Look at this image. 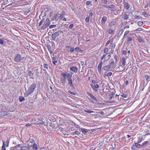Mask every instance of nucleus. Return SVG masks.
I'll return each instance as SVG.
<instances>
[{"label": "nucleus", "instance_id": "35", "mask_svg": "<svg viewBox=\"0 0 150 150\" xmlns=\"http://www.w3.org/2000/svg\"><path fill=\"white\" fill-rule=\"evenodd\" d=\"M102 61L100 62L98 66V69H101V68L102 67Z\"/></svg>", "mask_w": 150, "mask_h": 150}, {"label": "nucleus", "instance_id": "13", "mask_svg": "<svg viewBox=\"0 0 150 150\" xmlns=\"http://www.w3.org/2000/svg\"><path fill=\"white\" fill-rule=\"evenodd\" d=\"M107 17L106 16H103L101 20V24L103 25H105L107 20Z\"/></svg>", "mask_w": 150, "mask_h": 150}, {"label": "nucleus", "instance_id": "14", "mask_svg": "<svg viewBox=\"0 0 150 150\" xmlns=\"http://www.w3.org/2000/svg\"><path fill=\"white\" fill-rule=\"evenodd\" d=\"M116 21H112L110 22L109 23V26L110 27H112L113 26L115 25L116 24Z\"/></svg>", "mask_w": 150, "mask_h": 150}, {"label": "nucleus", "instance_id": "59", "mask_svg": "<svg viewBox=\"0 0 150 150\" xmlns=\"http://www.w3.org/2000/svg\"><path fill=\"white\" fill-rule=\"evenodd\" d=\"M112 73L111 72H109L107 74V76H111L112 75Z\"/></svg>", "mask_w": 150, "mask_h": 150}, {"label": "nucleus", "instance_id": "37", "mask_svg": "<svg viewBox=\"0 0 150 150\" xmlns=\"http://www.w3.org/2000/svg\"><path fill=\"white\" fill-rule=\"evenodd\" d=\"M75 50L76 51H77L78 52H80L81 51V48L79 47H76L75 49H74V50Z\"/></svg>", "mask_w": 150, "mask_h": 150}, {"label": "nucleus", "instance_id": "3", "mask_svg": "<svg viewBox=\"0 0 150 150\" xmlns=\"http://www.w3.org/2000/svg\"><path fill=\"white\" fill-rule=\"evenodd\" d=\"M50 24V22L49 18H47L45 21H44V24L41 26V28L43 30H44Z\"/></svg>", "mask_w": 150, "mask_h": 150}, {"label": "nucleus", "instance_id": "33", "mask_svg": "<svg viewBox=\"0 0 150 150\" xmlns=\"http://www.w3.org/2000/svg\"><path fill=\"white\" fill-rule=\"evenodd\" d=\"M60 81L63 84H64L65 83L66 81L65 79L63 78H61Z\"/></svg>", "mask_w": 150, "mask_h": 150}, {"label": "nucleus", "instance_id": "1", "mask_svg": "<svg viewBox=\"0 0 150 150\" xmlns=\"http://www.w3.org/2000/svg\"><path fill=\"white\" fill-rule=\"evenodd\" d=\"M36 87V85L35 83H33L31 85L28 91L24 93L25 97H27L28 95L32 93Z\"/></svg>", "mask_w": 150, "mask_h": 150}, {"label": "nucleus", "instance_id": "34", "mask_svg": "<svg viewBox=\"0 0 150 150\" xmlns=\"http://www.w3.org/2000/svg\"><path fill=\"white\" fill-rule=\"evenodd\" d=\"M132 38L127 37L126 39L127 41V43L128 42H129L130 41H132Z\"/></svg>", "mask_w": 150, "mask_h": 150}, {"label": "nucleus", "instance_id": "60", "mask_svg": "<svg viewBox=\"0 0 150 150\" xmlns=\"http://www.w3.org/2000/svg\"><path fill=\"white\" fill-rule=\"evenodd\" d=\"M110 42V40H108L106 43V45H108Z\"/></svg>", "mask_w": 150, "mask_h": 150}, {"label": "nucleus", "instance_id": "18", "mask_svg": "<svg viewBox=\"0 0 150 150\" xmlns=\"http://www.w3.org/2000/svg\"><path fill=\"white\" fill-rule=\"evenodd\" d=\"M123 67L120 65L116 69V70L117 71H122L124 70L125 69H122Z\"/></svg>", "mask_w": 150, "mask_h": 150}, {"label": "nucleus", "instance_id": "32", "mask_svg": "<svg viewBox=\"0 0 150 150\" xmlns=\"http://www.w3.org/2000/svg\"><path fill=\"white\" fill-rule=\"evenodd\" d=\"M139 143H135V144L136 145L137 148H141L142 146V144H138Z\"/></svg>", "mask_w": 150, "mask_h": 150}, {"label": "nucleus", "instance_id": "50", "mask_svg": "<svg viewBox=\"0 0 150 150\" xmlns=\"http://www.w3.org/2000/svg\"><path fill=\"white\" fill-rule=\"evenodd\" d=\"M143 24V22L142 21H139L138 23V25L139 26H142Z\"/></svg>", "mask_w": 150, "mask_h": 150}, {"label": "nucleus", "instance_id": "61", "mask_svg": "<svg viewBox=\"0 0 150 150\" xmlns=\"http://www.w3.org/2000/svg\"><path fill=\"white\" fill-rule=\"evenodd\" d=\"M102 1H103V3L105 4H106L108 3L107 0H102Z\"/></svg>", "mask_w": 150, "mask_h": 150}, {"label": "nucleus", "instance_id": "49", "mask_svg": "<svg viewBox=\"0 0 150 150\" xmlns=\"http://www.w3.org/2000/svg\"><path fill=\"white\" fill-rule=\"evenodd\" d=\"M110 94L111 96L109 98L110 100L113 97L114 95V93L113 92H111Z\"/></svg>", "mask_w": 150, "mask_h": 150}, {"label": "nucleus", "instance_id": "55", "mask_svg": "<svg viewBox=\"0 0 150 150\" xmlns=\"http://www.w3.org/2000/svg\"><path fill=\"white\" fill-rule=\"evenodd\" d=\"M108 48H105L104 49V52L105 53H106L107 52H108Z\"/></svg>", "mask_w": 150, "mask_h": 150}, {"label": "nucleus", "instance_id": "2", "mask_svg": "<svg viewBox=\"0 0 150 150\" xmlns=\"http://www.w3.org/2000/svg\"><path fill=\"white\" fill-rule=\"evenodd\" d=\"M73 73L72 72L70 73H67V79L68 81V84L69 86L73 88H74L75 87L73 83V80L72 77Z\"/></svg>", "mask_w": 150, "mask_h": 150}, {"label": "nucleus", "instance_id": "12", "mask_svg": "<svg viewBox=\"0 0 150 150\" xmlns=\"http://www.w3.org/2000/svg\"><path fill=\"white\" fill-rule=\"evenodd\" d=\"M87 94L93 100L96 101L98 102V100L94 96H93L91 93L88 92H87Z\"/></svg>", "mask_w": 150, "mask_h": 150}, {"label": "nucleus", "instance_id": "7", "mask_svg": "<svg viewBox=\"0 0 150 150\" xmlns=\"http://www.w3.org/2000/svg\"><path fill=\"white\" fill-rule=\"evenodd\" d=\"M21 60V55L19 54H18L16 55L15 56L14 59V61L16 62H20Z\"/></svg>", "mask_w": 150, "mask_h": 150}, {"label": "nucleus", "instance_id": "54", "mask_svg": "<svg viewBox=\"0 0 150 150\" xmlns=\"http://www.w3.org/2000/svg\"><path fill=\"white\" fill-rule=\"evenodd\" d=\"M56 26V25H51L49 26V28H52L55 27Z\"/></svg>", "mask_w": 150, "mask_h": 150}, {"label": "nucleus", "instance_id": "29", "mask_svg": "<svg viewBox=\"0 0 150 150\" xmlns=\"http://www.w3.org/2000/svg\"><path fill=\"white\" fill-rule=\"evenodd\" d=\"M149 143L148 141H145L142 144V146H146L148 144H149Z\"/></svg>", "mask_w": 150, "mask_h": 150}, {"label": "nucleus", "instance_id": "57", "mask_svg": "<svg viewBox=\"0 0 150 150\" xmlns=\"http://www.w3.org/2000/svg\"><path fill=\"white\" fill-rule=\"evenodd\" d=\"M122 54H123L125 55H126L127 54V52L125 50H123L122 52Z\"/></svg>", "mask_w": 150, "mask_h": 150}, {"label": "nucleus", "instance_id": "62", "mask_svg": "<svg viewBox=\"0 0 150 150\" xmlns=\"http://www.w3.org/2000/svg\"><path fill=\"white\" fill-rule=\"evenodd\" d=\"M74 26V24H71L69 25V28L70 29H71Z\"/></svg>", "mask_w": 150, "mask_h": 150}, {"label": "nucleus", "instance_id": "42", "mask_svg": "<svg viewBox=\"0 0 150 150\" xmlns=\"http://www.w3.org/2000/svg\"><path fill=\"white\" fill-rule=\"evenodd\" d=\"M90 20L89 16L87 17L85 19V21L87 23L89 22Z\"/></svg>", "mask_w": 150, "mask_h": 150}, {"label": "nucleus", "instance_id": "58", "mask_svg": "<svg viewBox=\"0 0 150 150\" xmlns=\"http://www.w3.org/2000/svg\"><path fill=\"white\" fill-rule=\"evenodd\" d=\"M95 83H96V82L95 80L94 79L92 80V83L91 84H94Z\"/></svg>", "mask_w": 150, "mask_h": 150}, {"label": "nucleus", "instance_id": "25", "mask_svg": "<svg viewBox=\"0 0 150 150\" xmlns=\"http://www.w3.org/2000/svg\"><path fill=\"white\" fill-rule=\"evenodd\" d=\"M103 69L105 71H107L108 70L110 69L109 67V65H107L105 66L103 68Z\"/></svg>", "mask_w": 150, "mask_h": 150}, {"label": "nucleus", "instance_id": "10", "mask_svg": "<svg viewBox=\"0 0 150 150\" xmlns=\"http://www.w3.org/2000/svg\"><path fill=\"white\" fill-rule=\"evenodd\" d=\"M59 15H60V14H59L58 12L57 14L54 15V16L52 18V21L55 20V21H57L59 19Z\"/></svg>", "mask_w": 150, "mask_h": 150}, {"label": "nucleus", "instance_id": "38", "mask_svg": "<svg viewBox=\"0 0 150 150\" xmlns=\"http://www.w3.org/2000/svg\"><path fill=\"white\" fill-rule=\"evenodd\" d=\"M132 150H136L137 149V147L136 145H134L132 147Z\"/></svg>", "mask_w": 150, "mask_h": 150}, {"label": "nucleus", "instance_id": "5", "mask_svg": "<svg viewBox=\"0 0 150 150\" xmlns=\"http://www.w3.org/2000/svg\"><path fill=\"white\" fill-rule=\"evenodd\" d=\"M62 32L61 31L58 30L55 33L52 34V40H55L56 38L58 36L61 32Z\"/></svg>", "mask_w": 150, "mask_h": 150}, {"label": "nucleus", "instance_id": "47", "mask_svg": "<svg viewBox=\"0 0 150 150\" xmlns=\"http://www.w3.org/2000/svg\"><path fill=\"white\" fill-rule=\"evenodd\" d=\"M144 77L146 79V80L148 81L149 78V76L146 75H145L144 76Z\"/></svg>", "mask_w": 150, "mask_h": 150}, {"label": "nucleus", "instance_id": "43", "mask_svg": "<svg viewBox=\"0 0 150 150\" xmlns=\"http://www.w3.org/2000/svg\"><path fill=\"white\" fill-rule=\"evenodd\" d=\"M44 19H42L41 21H40V23L39 24V26H40L42 24V23H44Z\"/></svg>", "mask_w": 150, "mask_h": 150}, {"label": "nucleus", "instance_id": "39", "mask_svg": "<svg viewBox=\"0 0 150 150\" xmlns=\"http://www.w3.org/2000/svg\"><path fill=\"white\" fill-rule=\"evenodd\" d=\"M62 76L64 78L63 79H66V78L67 76V73L66 74H63V73H62L61 74Z\"/></svg>", "mask_w": 150, "mask_h": 150}, {"label": "nucleus", "instance_id": "8", "mask_svg": "<svg viewBox=\"0 0 150 150\" xmlns=\"http://www.w3.org/2000/svg\"><path fill=\"white\" fill-rule=\"evenodd\" d=\"M107 8L109 10L111 11H115L116 10V7L114 5H111L108 6Z\"/></svg>", "mask_w": 150, "mask_h": 150}, {"label": "nucleus", "instance_id": "46", "mask_svg": "<svg viewBox=\"0 0 150 150\" xmlns=\"http://www.w3.org/2000/svg\"><path fill=\"white\" fill-rule=\"evenodd\" d=\"M111 57V56L110 55V54L108 55V57H107L108 58V59L105 60V58L104 59V62H105V61H107V60H108L110 59Z\"/></svg>", "mask_w": 150, "mask_h": 150}, {"label": "nucleus", "instance_id": "27", "mask_svg": "<svg viewBox=\"0 0 150 150\" xmlns=\"http://www.w3.org/2000/svg\"><path fill=\"white\" fill-rule=\"evenodd\" d=\"M84 112H86L87 113H92L94 112L93 111H92L89 110H88L86 109V110H84Z\"/></svg>", "mask_w": 150, "mask_h": 150}, {"label": "nucleus", "instance_id": "4", "mask_svg": "<svg viewBox=\"0 0 150 150\" xmlns=\"http://www.w3.org/2000/svg\"><path fill=\"white\" fill-rule=\"evenodd\" d=\"M73 81L74 82V85L75 83H76L77 81L80 82L81 81V79L79 76L77 74H75L73 75Z\"/></svg>", "mask_w": 150, "mask_h": 150}, {"label": "nucleus", "instance_id": "21", "mask_svg": "<svg viewBox=\"0 0 150 150\" xmlns=\"http://www.w3.org/2000/svg\"><path fill=\"white\" fill-rule=\"evenodd\" d=\"M30 149L28 147L26 146H23L21 147V150H29Z\"/></svg>", "mask_w": 150, "mask_h": 150}, {"label": "nucleus", "instance_id": "26", "mask_svg": "<svg viewBox=\"0 0 150 150\" xmlns=\"http://www.w3.org/2000/svg\"><path fill=\"white\" fill-rule=\"evenodd\" d=\"M32 147H33V149L34 150H37L38 148L37 145L35 143L34 144Z\"/></svg>", "mask_w": 150, "mask_h": 150}, {"label": "nucleus", "instance_id": "30", "mask_svg": "<svg viewBox=\"0 0 150 150\" xmlns=\"http://www.w3.org/2000/svg\"><path fill=\"white\" fill-rule=\"evenodd\" d=\"M123 18L125 20H127L128 19V16L126 13H125L123 16Z\"/></svg>", "mask_w": 150, "mask_h": 150}, {"label": "nucleus", "instance_id": "56", "mask_svg": "<svg viewBox=\"0 0 150 150\" xmlns=\"http://www.w3.org/2000/svg\"><path fill=\"white\" fill-rule=\"evenodd\" d=\"M66 14L65 12L64 11H62L61 14H60L61 15L63 16H64Z\"/></svg>", "mask_w": 150, "mask_h": 150}, {"label": "nucleus", "instance_id": "40", "mask_svg": "<svg viewBox=\"0 0 150 150\" xmlns=\"http://www.w3.org/2000/svg\"><path fill=\"white\" fill-rule=\"evenodd\" d=\"M33 73H32V71H30L28 72V76L30 77L32 76V75H33Z\"/></svg>", "mask_w": 150, "mask_h": 150}, {"label": "nucleus", "instance_id": "31", "mask_svg": "<svg viewBox=\"0 0 150 150\" xmlns=\"http://www.w3.org/2000/svg\"><path fill=\"white\" fill-rule=\"evenodd\" d=\"M107 32L110 34H112L113 33V31L110 28L108 29L107 30Z\"/></svg>", "mask_w": 150, "mask_h": 150}, {"label": "nucleus", "instance_id": "63", "mask_svg": "<svg viewBox=\"0 0 150 150\" xmlns=\"http://www.w3.org/2000/svg\"><path fill=\"white\" fill-rule=\"evenodd\" d=\"M142 29L141 28H138L136 30L137 31H142Z\"/></svg>", "mask_w": 150, "mask_h": 150}, {"label": "nucleus", "instance_id": "36", "mask_svg": "<svg viewBox=\"0 0 150 150\" xmlns=\"http://www.w3.org/2000/svg\"><path fill=\"white\" fill-rule=\"evenodd\" d=\"M48 65L47 64H45L43 65L44 68L46 69H48Z\"/></svg>", "mask_w": 150, "mask_h": 150}, {"label": "nucleus", "instance_id": "28", "mask_svg": "<svg viewBox=\"0 0 150 150\" xmlns=\"http://www.w3.org/2000/svg\"><path fill=\"white\" fill-rule=\"evenodd\" d=\"M115 65V62L114 61H112L110 63V65H109L110 69L112 68Z\"/></svg>", "mask_w": 150, "mask_h": 150}, {"label": "nucleus", "instance_id": "48", "mask_svg": "<svg viewBox=\"0 0 150 150\" xmlns=\"http://www.w3.org/2000/svg\"><path fill=\"white\" fill-rule=\"evenodd\" d=\"M114 58L115 60V62H117L118 60V57L117 55H115V56Z\"/></svg>", "mask_w": 150, "mask_h": 150}, {"label": "nucleus", "instance_id": "16", "mask_svg": "<svg viewBox=\"0 0 150 150\" xmlns=\"http://www.w3.org/2000/svg\"><path fill=\"white\" fill-rule=\"evenodd\" d=\"M66 47L68 48V49L69 50V52H72L74 51V47H71L69 46H67Z\"/></svg>", "mask_w": 150, "mask_h": 150}, {"label": "nucleus", "instance_id": "17", "mask_svg": "<svg viewBox=\"0 0 150 150\" xmlns=\"http://www.w3.org/2000/svg\"><path fill=\"white\" fill-rule=\"evenodd\" d=\"M124 6L126 9L128 10L130 7V4L127 2H125Z\"/></svg>", "mask_w": 150, "mask_h": 150}, {"label": "nucleus", "instance_id": "45", "mask_svg": "<svg viewBox=\"0 0 150 150\" xmlns=\"http://www.w3.org/2000/svg\"><path fill=\"white\" fill-rule=\"evenodd\" d=\"M4 41L3 40L0 39V44L2 45H4Z\"/></svg>", "mask_w": 150, "mask_h": 150}, {"label": "nucleus", "instance_id": "9", "mask_svg": "<svg viewBox=\"0 0 150 150\" xmlns=\"http://www.w3.org/2000/svg\"><path fill=\"white\" fill-rule=\"evenodd\" d=\"M28 145L29 147H31L35 143L34 140L33 139H30L28 142Z\"/></svg>", "mask_w": 150, "mask_h": 150}, {"label": "nucleus", "instance_id": "24", "mask_svg": "<svg viewBox=\"0 0 150 150\" xmlns=\"http://www.w3.org/2000/svg\"><path fill=\"white\" fill-rule=\"evenodd\" d=\"M19 100L21 102H22L25 100V98L22 96H20L19 97Z\"/></svg>", "mask_w": 150, "mask_h": 150}, {"label": "nucleus", "instance_id": "41", "mask_svg": "<svg viewBox=\"0 0 150 150\" xmlns=\"http://www.w3.org/2000/svg\"><path fill=\"white\" fill-rule=\"evenodd\" d=\"M110 46L111 47V49H114L115 47V45L114 44L112 43L111 44Z\"/></svg>", "mask_w": 150, "mask_h": 150}, {"label": "nucleus", "instance_id": "23", "mask_svg": "<svg viewBox=\"0 0 150 150\" xmlns=\"http://www.w3.org/2000/svg\"><path fill=\"white\" fill-rule=\"evenodd\" d=\"M52 59L53 64L54 65H56V63L57 62L56 58L55 57H53L52 58Z\"/></svg>", "mask_w": 150, "mask_h": 150}, {"label": "nucleus", "instance_id": "64", "mask_svg": "<svg viewBox=\"0 0 150 150\" xmlns=\"http://www.w3.org/2000/svg\"><path fill=\"white\" fill-rule=\"evenodd\" d=\"M134 18H135L136 19H140L141 18V17H140L139 16H134Z\"/></svg>", "mask_w": 150, "mask_h": 150}, {"label": "nucleus", "instance_id": "51", "mask_svg": "<svg viewBox=\"0 0 150 150\" xmlns=\"http://www.w3.org/2000/svg\"><path fill=\"white\" fill-rule=\"evenodd\" d=\"M3 145L7 147L8 146V144H7V143H6V142H3Z\"/></svg>", "mask_w": 150, "mask_h": 150}, {"label": "nucleus", "instance_id": "6", "mask_svg": "<svg viewBox=\"0 0 150 150\" xmlns=\"http://www.w3.org/2000/svg\"><path fill=\"white\" fill-rule=\"evenodd\" d=\"M90 86L95 92H98V90L97 88L99 87L98 84L96 83L94 84H90Z\"/></svg>", "mask_w": 150, "mask_h": 150}, {"label": "nucleus", "instance_id": "15", "mask_svg": "<svg viewBox=\"0 0 150 150\" xmlns=\"http://www.w3.org/2000/svg\"><path fill=\"white\" fill-rule=\"evenodd\" d=\"M80 129L82 132L85 135H86L87 132L90 130L89 129H87L84 128H81Z\"/></svg>", "mask_w": 150, "mask_h": 150}, {"label": "nucleus", "instance_id": "44", "mask_svg": "<svg viewBox=\"0 0 150 150\" xmlns=\"http://www.w3.org/2000/svg\"><path fill=\"white\" fill-rule=\"evenodd\" d=\"M91 3H92V2L91 1H87L86 2V4L87 6L91 4Z\"/></svg>", "mask_w": 150, "mask_h": 150}, {"label": "nucleus", "instance_id": "53", "mask_svg": "<svg viewBox=\"0 0 150 150\" xmlns=\"http://www.w3.org/2000/svg\"><path fill=\"white\" fill-rule=\"evenodd\" d=\"M107 54H104L101 57V60L103 59L104 58H105L106 56L107 55Z\"/></svg>", "mask_w": 150, "mask_h": 150}, {"label": "nucleus", "instance_id": "20", "mask_svg": "<svg viewBox=\"0 0 150 150\" xmlns=\"http://www.w3.org/2000/svg\"><path fill=\"white\" fill-rule=\"evenodd\" d=\"M121 62L122 63V65L124 66L126 64V59L124 57H122L121 60Z\"/></svg>", "mask_w": 150, "mask_h": 150}, {"label": "nucleus", "instance_id": "11", "mask_svg": "<svg viewBox=\"0 0 150 150\" xmlns=\"http://www.w3.org/2000/svg\"><path fill=\"white\" fill-rule=\"evenodd\" d=\"M70 69L74 73H76L78 71V68L76 67L73 66L70 67Z\"/></svg>", "mask_w": 150, "mask_h": 150}, {"label": "nucleus", "instance_id": "52", "mask_svg": "<svg viewBox=\"0 0 150 150\" xmlns=\"http://www.w3.org/2000/svg\"><path fill=\"white\" fill-rule=\"evenodd\" d=\"M21 147V145L20 144H18V145L15 146L14 147L15 149H17V148H20Z\"/></svg>", "mask_w": 150, "mask_h": 150}, {"label": "nucleus", "instance_id": "22", "mask_svg": "<svg viewBox=\"0 0 150 150\" xmlns=\"http://www.w3.org/2000/svg\"><path fill=\"white\" fill-rule=\"evenodd\" d=\"M80 131H75L73 132L72 134L74 135L75 134L78 135H79L81 134Z\"/></svg>", "mask_w": 150, "mask_h": 150}, {"label": "nucleus", "instance_id": "19", "mask_svg": "<svg viewBox=\"0 0 150 150\" xmlns=\"http://www.w3.org/2000/svg\"><path fill=\"white\" fill-rule=\"evenodd\" d=\"M138 140L137 143H140L142 141L144 140L143 139V138L142 136V135H140L138 138Z\"/></svg>", "mask_w": 150, "mask_h": 150}]
</instances>
